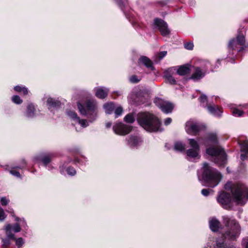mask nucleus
Here are the masks:
<instances>
[{
	"instance_id": "f257e3e1",
	"label": "nucleus",
	"mask_w": 248,
	"mask_h": 248,
	"mask_svg": "<svg viewBox=\"0 0 248 248\" xmlns=\"http://www.w3.org/2000/svg\"><path fill=\"white\" fill-rule=\"evenodd\" d=\"M248 52V44L245 43V37L243 34L238 32L235 38L230 40L228 45L227 58L232 60L231 62H234V59Z\"/></svg>"
},
{
	"instance_id": "dca6fc26",
	"label": "nucleus",
	"mask_w": 248,
	"mask_h": 248,
	"mask_svg": "<svg viewBox=\"0 0 248 248\" xmlns=\"http://www.w3.org/2000/svg\"><path fill=\"white\" fill-rule=\"evenodd\" d=\"M52 157V154L47 152H42L35 155L33 157V160L37 163H42V164L46 166L51 161Z\"/></svg>"
},
{
	"instance_id": "e433bc0d",
	"label": "nucleus",
	"mask_w": 248,
	"mask_h": 248,
	"mask_svg": "<svg viewBox=\"0 0 248 248\" xmlns=\"http://www.w3.org/2000/svg\"><path fill=\"white\" fill-rule=\"evenodd\" d=\"M124 121L127 123L132 124L135 122V119L132 114L129 113L124 117Z\"/></svg>"
},
{
	"instance_id": "c85d7f7f",
	"label": "nucleus",
	"mask_w": 248,
	"mask_h": 248,
	"mask_svg": "<svg viewBox=\"0 0 248 248\" xmlns=\"http://www.w3.org/2000/svg\"><path fill=\"white\" fill-rule=\"evenodd\" d=\"M190 71L189 65H183L180 66L177 69L176 73L180 76H185L189 73Z\"/></svg>"
},
{
	"instance_id": "9d476101",
	"label": "nucleus",
	"mask_w": 248,
	"mask_h": 248,
	"mask_svg": "<svg viewBox=\"0 0 248 248\" xmlns=\"http://www.w3.org/2000/svg\"><path fill=\"white\" fill-rule=\"evenodd\" d=\"M43 100L48 110L53 114H57L61 110L62 103L59 98L46 95Z\"/></svg>"
},
{
	"instance_id": "423d86ee",
	"label": "nucleus",
	"mask_w": 248,
	"mask_h": 248,
	"mask_svg": "<svg viewBox=\"0 0 248 248\" xmlns=\"http://www.w3.org/2000/svg\"><path fill=\"white\" fill-rule=\"evenodd\" d=\"M197 176L203 186L211 187L216 186L222 177L219 171H198Z\"/></svg>"
},
{
	"instance_id": "774afa93",
	"label": "nucleus",
	"mask_w": 248,
	"mask_h": 248,
	"mask_svg": "<svg viewBox=\"0 0 248 248\" xmlns=\"http://www.w3.org/2000/svg\"><path fill=\"white\" fill-rule=\"evenodd\" d=\"M76 129L77 131H79V130L77 129V127H76Z\"/></svg>"
},
{
	"instance_id": "b1692460",
	"label": "nucleus",
	"mask_w": 248,
	"mask_h": 248,
	"mask_svg": "<svg viewBox=\"0 0 248 248\" xmlns=\"http://www.w3.org/2000/svg\"><path fill=\"white\" fill-rule=\"evenodd\" d=\"M138 63L139 64L144 65L146 67L150 69L152 71L155 70V67L153 65V62L146 56H140L138 60Z\"/></svg>"
},
{
	"instance_id": "4be33fe9",
	"label": "nucleus",
	"mask_w": 248,
	"mask_h": 248,
	"mask_svg": "<svg viewBox=\"0 0 248 248\" xmlns=\"http://www.w3.org/2000/svg\"><path fill=\"white\" fill-rule=\"evenodd\" d=\"M206 106L207 110L210 114L218 118H220L222 116V114L223 112L222 108L219 107L218 106H216L214 104H209V105H206Z\"/></svg>"
},
{
	"instance_id": "5fc2aeb1",
	"label": "nucleus",
	"mask_w": 248,
	"mask_h": 248,
	"mask_svg": "<svg viewBox=\"0 0 248 248\" xmlns=\"http://www.w3.org/2000/svg\"><path fill=\"white\" fill-rule=\"evenodd\" d=\"M172 121V119L170 118H167L164 120V124L165 125H169Z\"/></svg>"
},
{
	"instance_id": "f8f14e48",
	"label": "nucleus",
	"mask_w": 248,
	"mask_h": 248,
	"mask_svg": "<svg viewBox=\"0 0 248 248\" xmlns=\"http://www.w3.org/2000/svg\"><path fill=\"white\" fill-rule=\"evenodd\" d=\"M188 140L191 148L186 152L187 156L191 159L200 158V148L198 141L193 139H189Z\"/></svg>"
},
{
	"instance_id": "864d4df0",
	"label": "nucleus",
	"mask_w": 248,
	"mask_h": 248,
	"mask_svg": "<svg viewBox=\"0 0 248 248\" xmlns=\"http://www.w3.org/2000/svg\"><path fill=\"white\" fill-rule=\"evenodd\" d=\"M0 202L2 206H5L8 204L9 202V200H8L5 197H3L1 198Z\"/></svg>"
},
{
	"instance_id": "473e14b6",
	"label": "nucleus",
	"mask_w": 248,
	"mask_h": 248,
	"mask_svg": "<svg viewBox=\"0 0 248 248\" xmlns=\"http://www.w3.org/2000/svg\"><path fill=\"white\" fill-rule=\"evenodd\" d=\"M185 144L181 141H177L174 145V149L175 151L182 152L185 149Z\"/></svg>"
},
{
	"instance_id": "a18cd8bd",
	"label": "nucleus",
	"mask_w": 248,
	"mask_h": 248,
	"mask_svg": "<svg viewBox=\"0 0 248 248\" xmlns=\"http://www.w3.org/2000/svg\"><path fill=\"white\" fill-rule=\"evenodd\" d=\"M184 47L187 50H192L194 47V45L192 42H187L184 44Z\"/></svg>"
},
{
	"instance_id": "8fccbe9b",
	"label": "nucleus",
	"mask_w": 248,
	"mask_h": 248,
	"mask_svg": "<svg viewBox=\"0 0 248 248\" xmlns=\"http://www.w3.org/2000/svg\"><path fill=\"white\" fill-rule=\"evenodd\" d=\"M10 173L15 177L19 179L22 178V174H20L19 171H10Z\"/></svg>"
},
{
	"instance_id": "13d9d810",
	"label": "nucleus",
	"mask_w": 248,
	"mask_h": 248,
	"mask_svg": "<svg viewBox=\"0 0 248 248\" xmlns=\"http://www.w3.org/2000/svg\"><path fill=\"white\" fill-rule=\"evenodd\" d=\"M117 96H121L123 94V92L122 91H116L114 92Z\"/></svg>"
},
{
	"instance_id": "6ab92c4d",
	"label": "nucleus",
	"mask_w": 248,
	"mask_h": 248,
	"mask_svg": "<svg viewBox=\"0 0 248 248\" xmlns=\"http://www.w3.org/2000/svg\"><path fill=\"white\" fill-rule=\"evenodd\" d=\"M217 201L223 208L228 209L231 201V195L225 192H221L217 197Z\"/></svg>"
},
{
	"instance_id": "37998d69",
	"label": "nucleus",
	"mask_w": 248,
	"mask_h": 248,
	"mask_svg": "<svg viewBox=\"0 0 248 248\" xmlns=\"http://www.w3.org/2000/svg\"><path fill=\"white\" fill-rule=\"evenodd\" d=\"M123 108L121 107H119L117 108L114 111L115 117L117 118L120 115H121L122 112H123Z\"/></svg>"
},
{
	"instance_id": "ddd939ff",
	"label": "nucleus",
	"mask_w": 248,
	"mask_h": 248,
	"mask_svg": "<svg viewBox=\"0 0 248 248\" xmlns=\"http://www.w3.org/2000/svg\"><path fill=\"white\" fill-rule=\"evenodd\" d=\"M186 130L189 134L196 135L204 129L205 126L202 123L194 120H189L186 124Z\"/></svg>"
},
{
	"instance_id": "ea45409f",
	"label": "nucleus",
	"mask_w": 248,
	"mask_h": 248,
	"mask_svg": "<svg viewBox=\"0 0 248 248\" xmlns=\"http://www.w3.org/2000/svg\"><path fill=\"white\" fill-rule=\"evenodd\" d=\"M202 170H217V169H213L209 163L204 162L203 163Z\"/></svg>"
},
{
	"instance_id": "e2e57ef3",
	"label": "nucleus",
	"mask_w": 248,
	"mask_h": 248,
	"mask_svg": "<svg viewBox=\"0 0 248 248\" xmlns=\"http://www.w3.org/2000/svg\"><path fill=\"white\" fill-rule=\"evenodd\" d=\"M112 124L110 122H108L106 124V127L107 128H109L111 126Z\"/></svg>"
},
{
	"instance_id": "603ef678",
	"label": "nucleus",
	"mask_w": 248,
	"mask_h": 248,
	"mask_svg": "<svg viewBox=\"0 0 248 248\" xmlns=\"http://www.w3.org/2000/svg\"><path fill=\"white\" fill-rule=\"evenodd\" d=\"M210 192H213V190L209 189H202L201 193L203 196H207L209 195Z\"/></svg>"
},
{
	"instance_id": "680f3d73",
	"label": "nucleus",
	"mask_w": 248,
	"mask_h": 248,
	"mask_svg": "<svg viewBox=\"0 0 248 248\" xmlns=\"http://www.w3.org/2000/svg\"><path fill=\"white\" fill-rule=\"evenodd\" d=\"M66 170H68V171H70V170H76L73 167H72L71 166H69V167H68L66 168Z\"/></svg>"
},
{
	"instance_id": "412c9836",
	"label": "nucleus",
	"mask_w": 248,
	"mask_h": 248,
	"mask_svg": "<svg viewBox=\"0 0 248 248\" xmlns=\"http://www.w3.org/2000/svg\"><path fill=\"white\" fill-rule=\"evenodd\" d=\"M66 113L71 119L78 123L82 127L85 128L89 125L87 120L85 119H80L75 111L69 110L66 112Z\"/></svg>"
},
{
	"instance_id": "de8ad7c7",
	"label": "nucleus",
	"mask_w": 248,
	"mask_h": 248,
	"mask_svg": "<svg viewBox=\"0 0 248 248\" xmlns=\"http://www.w3.org/2000/svg\"><path fill=\"white\" fill-rule=\"evenodd\" d=\"M6 217V215H5L3 209L0 207V221L4 220Z\"/></svg>"
},
{
	"instance_id": "c03bdc74",
	"label": "nucleus",
	"mask_w": 248,
	"mask_h": 248,
	"mask_svg": "<svg viewBox=\"0 0 248 248\" xmlns=\"http://www.w3.org/2000/svg\"><path fill=\"white\" fill-rule=\"evenodd\" d=\"M165 79L167 80V81L171 85H175L177 84L176 80L173 76H170Z\"/></svg>"
},
{
	"instance_id": "0e129e2a",
	"label": "nucleus",
	"mask_w": 248,
	"mask_h": 248,
	"mask_svg": "<svg viewBox=\"0 0 248 248\" xmlns=\"http://www.w3.org/2000/svg\"><path fill=\"white\" fill-rule=\"evenodd\" d=\"M190 2L192 5H194L195 4V1L194 0H191Z\"/></svg>"
},
{
	"instance_id": "39448f33",
	"label": "nucleus",
	"mask_w": 248,
	"mask_h": 248,
	"mask_svg": "<svg viewBox=\"0 0 248 248\" xmlns=\"http://www.w3.org/2000/svg\"><path fill=\"white\" fill-rule=\"evenodd\" d=\"M78 108L81 115L86 116L90 123L97 118L98 106L94 99H89L82 103H77Z\"/></svg>"
},
{
	"instance_id": "f704fd0d",
	"label": "nucleus",
	"mask_w": 248,
	"mask_h": 248,
	"mask_svg": "<svg viewBox=\"0 0 248 248\" xmlns=\"http://www.w3.org/2000/svg\"><path fill=\"white\" fill-rule=\"evenodd\" d=\"M216 248H235V247L232 245H230L227 246L225 243L224 241H223L222 242H220L218 240H217V246Z\"/></svg>"
},
{
	"instance_id": "58836bf2",
	"label": "nucleus",
	"mask_w": 248,
	"mask_h": 248,
	"mask_svg": "<svg viewBox=\"0 0 248 248\" xmlns=\"http://www.w3.org/2000/svg\"><path fill=\"white\" fill-rule=\"evenodd\" d=\"M12 101L13 103L17 105H20L22 103L23 100L19 96L14 95L12 97Z\"/></svg>"
},
{
	"instance_id": "4c0bfd02",
	"label": "nucleus",
	"mask_w": 248,
	"mask_h": 248,
	"mask_svg": "<svg viewBox=\"0 0 248 248\" xmlns=\"http://www.w3.org/2000/svg\"><path fill=\"white\" fill-rule=\"evenodd\" d=\"M15 220L18 222V223L19 224L20 227H22L25 229H26L27 225L24 218H20L18 217H15Z\"/></svg>"
},
{
	"instance_id": "c756f323",
	"label": "nucleus",
	"mask_w": 248,
	"mask_h": 248,
	"mask_svg": "<svg viewBox=\"0 0 248 248\" xmlns=\"http://www.w3.org/2000/svg\"><path fill=\"white\" fill-rule=\"evenodd\" d=\"M14 90L18 93H22L23 95H26L28 94L29 90L27 87L23 85H16L14 87Z\"/></svg>"
},
{
	"instance_id": "7ed1b4c3",
	"label": "nucleus",
	"mask_w": 248,
	"mask_h": 248,
	"mask_svg": "<svg viewBox=\"0 0 248 248\" xmlns=\"http://www.w3.org/2000/svg\"><path fill=\"white\" fill-rule=\"evenodd\" d=\"M222 222L225 229L223 233L224 239L235 240L241 232V227L238 222L233 217L227 215L222 216Z\"/></svg>"
},
{
	"instance_id": "09e8293b",
	"label": "nucleus",
	"mask_w": 248,
	"mask_h": 248,
	"mask_svg": "<svg viewBox=\"0 0 248 248\" xmlns=\"http://www.w3.org/2000/svg\"><path fill=\"white\" fill-rule=\"evenodd\" d=\"M167 52L166 51H161L157 54L158 60H162L166 55Z\"/></svg>"
},
{
	"instance_id": "3c124183",
	"label": "nucleus",
	"mask_w": 248,
	"mask_h": 248,
	"mask_svg": "<svg viewBox=\"0 0 248 248\" xmlns=\"http://www.w3.org/2000/svg\"><path fill=\"white\" fill-rule=\"evenodd\" d=\"M16 245L19 248L23 245L24 244L23 239L22 238H18L16 241Z\"/></svg>"
},
{
	"instance_id": "49530a36",
	"label": "nucleus",
	"mask_w": 248,
	"mask_h": 248,
	"mask_svg": "<svg viewBox=\"0 0 248 248\" xmlns=\"http://www.w3.org/2000/svg\"><path fill=\"white\" fill-rule=\"evenodd\" d=\"M13 229L15 232H18L21 231V227L19 224L16 223L13 226H12L11 229Z\"/></svg>"
},
{
	"instance_id": "1a4fd4ad",
	"label": "nucleus",
	"mask_w": 248,
	"mask_h": 248,
	"mask_svg": "<svg viewBox=\"0 0 248 248\" xmlns=\"http://www.w3.org/2000/svg\"><path fill=\"white\" fill-rule=\"evenodd\" d=\"M67 155L65 157L68 163L77 165L80 164L82 159L86 160V157L83 155L81 148L78 146H73L67 150Z\"/></svg>"
},
{
	"instance_id": "0eeeda50",
	"label": "nucleus",
	"mask_w": 248,
	"mask_h": 248,
	"mask_svg": "<svg viewBox=\"0 0 248 248\" xmlns=\"http://www.w3.org/2000/svg\"><path fill=\"white\" fill-rule=\"evenodd\" d=\"M210 72H213L212 64L208 60H202L199 66L193 67V72L189 79L199 82Z\"/></svg>"
},
{
	"instance_id": "2f4dec72",
	"label": "nucleus",
	"mask_w": 248,
	"mask_h": 248,
	"mask_svg": "<svg viewBox=\"0 0 248 248\" xmlns=\"http://www.w3.org/2000/svg\"><path fill=\"white\" fill-rule=\"evenodd\" d=\"M176 70V67H171L165 70L163 72V77L166 78L170 76H172Z\"/></svg>"
},
{
	"instance_id": "bf43d9fd",
	"label": "nucleus",
	"mask_w": 248,
	"mask_h": 248,
	"mask_svg": "<svg viewBox=\"0 0 248 248\" xmlns=\"http://www.w3.org/2000/svg\"><path fill=\"white\" fill-rule=\"evenodd\" d=\"M80 92H81V93H82L83 94H84L85 95H89V93L86 90H81Z\"/></svg>"
},
{
	"instance_id": "aec40b11",
	"label": "nucleus",
	"mask_w": 248,
	"mask_h": 248,
	"mask_svg": "<svg viewBox=\"0 0 248 248\" xmlns=\"http://www.w3.org/2000/svg\"><path fill=\"white\" fill-rule=\"evenodd\" d=\"M127 140L128 145L131 148H137L142 142V140L138 133L130 135Z\"/></svg>"
},
{
	"instance_id": "338daca9",
	"label": "nucleus",
	"mask_w": 248,
	"mask_h": 248,
	"mask_svg": "<svg viewBox=\"0 0 248 248\" xmlns=\"http://www.w3.org/2000/svg\"><path fill=\"white\" fill-rule=\"evenodd\" d=\"M226 170H227V171L229 170V168H228V167H227V168H226Z\"/></svg>"
},
{
	"instance_id": "a878e982",
	"label": "nucleus",
	"mask_w": 248,
	"mask_h": 248,
	"mask_svg": "<svg viewBox=\"0 0 248 248\" xmlns=\"http://www.w3.org/2000/svg\"><path fill=\"white\" fill-rule=\"evenodd\" d=\"M95 96L100 99H104L108 95V89L104 87H98L94 88Z\"/></svg>"
},
{
	"instance_id": "6e6d98bb",
	"label": "nucleus",
	"mask_w": 248,
	"mask_h": 248,
	"mask_svg": "<svg viewBox=\"0 0 248 248\" xmlns=\"http://www.w3.org/2000/svg\"><path fill=\"white\" fill-rule=\"evenodd\" d=\"M220 65V61L219 59H218L217 62H216V65L214 67H213V66L212 65V67L213 68V71H214V69L216 68H218L219 67V66Z\"/></svg>"
},
{
	"instance_id": "7c9ffc66",
	"label": "nucleus",
	"mask_w": 248,
	"mask_h": 248,
	"mask_svg": "<svg viewBox=\"0 0 248 248\" xmlns=\"http://www.w3.org/2000/svg\"><path fill=\"white\" fill-rule=\"evenodd\" d=\"M103 108L107 114H111L115 108V104L112 102L106 103L104 105Z\"/></svg>"
},
{
	"instance_id": "5701e85b",
	"label": "nucleus",
	"mask_w": 248,
	"mask_h": 248,
	"mask_svg": "<svg viewBox=\"0 0 248 248\" xmlns=\"http://www.w3.org/2000/svg\"><path fill=\"white\" fill-rule=\"evenodd\" d=\"M12 225L8 224L5 228V232L8 239L2 240L3 244L2 245V248H6L10 244L9 239H15V234L11 232Z\"/></svg>"
},
{
	"instance_id": "69168bd1",
	"label": "nucleus",
	"mask_w": 248,
	"mask_h": 248,
	"mask_svg": "<svg viewBox=\"0 0 248 248\" xmlns=\"http://www.w3.org/2000/svg\"><path fill=\"white\" fill-rule=\"evenodd\" d=\"M12 216L13 217H15V215H14V213H12Z\"/></svg>"
},
{
	"instance_id": "2eb2a0df",
	"label": "nucleus",
	"mask_w": 248,
	"mask_h": 248,
	"mask_svg": "<svg viewBox=\"0 0 248 248\" xmlns=\"http://www.w3.org/2000/svg\"><path fill=\"white\" fill-rule=\"evenodd\" d=\"M154 28L158 29L163 36H167L170 33L168 24L161 18H155L154 20Z\"/></svg>"
},
{
	"instance_id": "cd10ccee",
	"label": "nucleus",
	"mask_w": 248,
	"mask_h": 248,
	"mask_svg": "<svg viewBox=\"0 0 248 248\" xmlns=\"http://www.w3.org/2000/svg\"><path fill=\"white\" fill-rule=\"evenodd\" d=\"M209 226L213 232H217L221 226L220 222L216 218H212L209 221Z\"/></svg>"
},
{
	"instance_id": "bb28decb",
	"label": "nucleus",
	"mask_w": 248,
	"mask_h": 248,
	"mask_svg": "<svg viewBox=\"0 0 248 248\" xmlns=\"http://www.w3.org/2000/svg\"><path fill=\"white\" fill-rule=\"evenodd\" d=\"M209 142L213 144L216 145L218 143L217 135L215 133H208L205 139L203 144L207 146V143Z\"/></svg>"
},
{
	"instance_id": "c9c22d12",
	"label": "nucleus",
	"mask_w": 248,
	"mask_h": 248,
	"mask_svg": "<svg viewBox=\"0 0 248 248\" xmlns=\"http://www.w3.org/2000/svg\"><path fill=\"white\" fill-rule=\"evenodd\" d=\"M199 100L200 102L201 105L203 108H206V105H209V104H208L207 102V97L206 95L204 94H202L200 97L199 98Z\"/></svg>"
},
{
	"instance_id": "9b49d317",
	"label": "nucleus",
	"mask_w": 248,
	"mask_h": 248,
	"mask_svg": "<svg viewBox=\"0 0 248 248\" xmlns=\"http://www.w3.org/2000/svg\"><path fill=\"white\" fill-rule=\"evenodd\" d=\"M207 154L215 157V163L220 166H224L226 162V154L221 149L209 147L206 150Z\"/></svg>"
},
{
	"instance_id": "052dcab7",
	"label": "nucleus",
	"mask_w": 248,
	"mask_h": 248,
	"mask_svg": "<svg viewBox=\"0 0 248 248\" xmlns=\"http://www.w3.org/2000/svg\"><path fill=\"white\" fill-rule=\"evenodd\" d=\"M157 3L159 4L161 6H164L167 4V2L165 1H159L157 2Z\"/></svg>"
},
{
	"instance_id": "a211bd4d",
	"label": "nucleus",
	"mask_w": 248,
	"mask_h": 248,
	"mask_svg": "<svg viewBox=\"0 0 248 248\" xmlns=\"http://www.w3.org/2000/svg\"><path fill=\"white\" fill-rule=\"evenodd\" d=\"M132 129L131 126L124 124L120 122L116 123L113 126V130L114 132L119 135H125L128 134Z\"/></svg>"
},
{
	"instance_id": "4468645a",
	"label": "nucleus",
	"mask_w": 248,
	"mask_h": 248,
	"mask_svg": "<svg viewBox=\"0 0 248 248\" xmlns=\"http://www.w3.org/2000/svg\"><path fill=\"white\" fill-rule=\"evenodd\" d=\"M154 103L162 112L166 114L171 113L174 108L172 103L158 97L154 99Z\"/></svg>"
},
{
	"instance_id": "79ce46f5",
	"label": "nucleus",
	"mask_w": 248,
	"mask_h": 248,
	"mask_svg": "<svg viewBox=\"0 0 248 248\" xmlns=\"http://www.w3.org/2000/svg\"><path fill=\"white\" fill-rule=\"evenodd\" d=\"M140 81V79L136 75H133L129 78V81L132 83H137Z\"/></svg>"
},
{
	"instance_id": "f03ea898",
	"label": "nucleus",
	"mask_w": 248,
	"mask_h": 248,
	"mask_svg": "<svg viewBox=\"0 0 248 248\" xmlns=\"http://www.w3.org/2000/svg\"><path fill=\"white\" fill-rule=\"evenodd\" d=\"M137 121L140 126L148 132H162L161 122L154 114L148 112L138 113Z\"/></svg>"
},
{
	"instance_id": "4d7b16f0",
	"label": "nucleus",
	"mask_w": 248,
	"mask_h": 248,
	"mask_svg": "<svg viewBox=\"0 0 248 248\" xmlns=\"http://www.w3.org/2000/svg\"><path fill=\"white\" fill-rule=\"evenodd\" d=\"M69 176H73L76 175L77 171H67Z\"/></svg>"
},
{
	"instance_id": "a19ab883",
	"label": "nucleus",
	"mask_w": 248,
	"mask_h": 248,
	"mask_svg": "<svg viewBox=\"0 0 248 248\" xmlns=\"http://www.w3.org/2000/svg\"><path fill=\"white\" fill-rule=\"evenodd\" d=\"M232 114L234 116L240 117L243 114V111L237 108H234L232 110Z\"/></svg>"
},
{
	"instance_id": "72a5a7b5",
	"label": "nucleus",
	"mask_w": 248,
	"mask_h": 248,
	"mask_svg": "<svg viewBox=\"0 0 248 248\" xmlns=\"http://www.w3.org/2000/svg\"><path fill=\"white\" fill-rule=\"evenodd\" d=\"M22 161L23 162V165H19V166L12 165V166H10V167L6 165V166H5L6 168H5V169L6 170H10V169H11V170H14V169L22 170L24 169V167L26 165V161L24 159H23Z\"/></svg>"
},
{
	"instance_id": "f3484780",
	"label": "nucleus",
	"mask_w": 248,
	"mask_h": 248,
	"mask_svg": "<svg viewBox=\"0 0 248 248\" xmlns=\"http://www.w3.org/2000/svg\"><path fill=\"white\" fill-rule=\"evenodd\" d=\"M23 116L27 120H32L38 116L37 106L33 103L27 104Z\"/></svg>"
},
{
	"instance_id": "6e6552de",
	"label": "nucleus",
	"mask_w": 248,
	"mask_h": 248,
	"mask_svg": "<svg viewBox=\"0 0 248 248\" xmlns=\"http://www.w3.org/2000/svg\"><path fill=\"white\" fill-rule=\"evenodd\" d=\"M115 3L124 13L126 18L136 28L138 18L136 12L129 7L127 0H114Z\"/></svg>"
},
{
	"instance_id": "393cba45",
	"label": "nucleus",
	"mask_w": 248,
	"mask_h": 248,
	"mask_svg": "<svg viewBox=\"0 0 248 248\" xmlns=\"http://www.w3.org/2000/svg\"><path fill=\"white\" fill-rule=\"evenodd\" d=\"M240 159L244 161L248 160V141H244L241 145Z\"/></svg>"
},
{
	"instance_id": "20e7f679",
	"label": "nucleus",
	"mask_w": 248,
	"mask_h": 248,
	"mask_svg": "<svg viewBox=\"0 0 248 248\" xmlns=\"http://www.w3.org/2000/svg\"><path fill=\"white\" fill-rule=\"evenodd\" d=\"M226 190H230L235 202L243 205L248 199V188L240 183H232L228 182L224 186Z\"/></svg>"
}]
</instances>
